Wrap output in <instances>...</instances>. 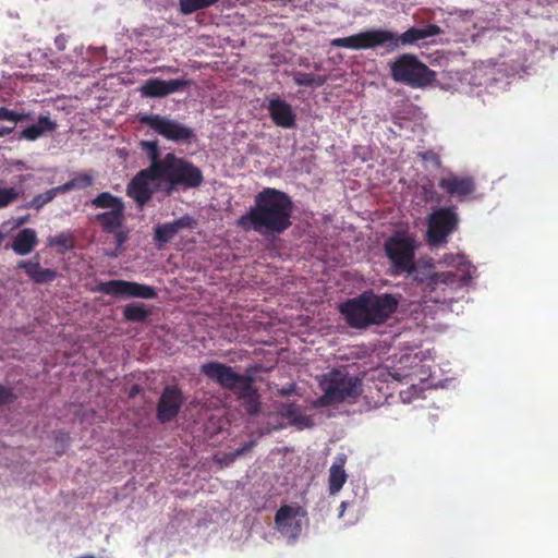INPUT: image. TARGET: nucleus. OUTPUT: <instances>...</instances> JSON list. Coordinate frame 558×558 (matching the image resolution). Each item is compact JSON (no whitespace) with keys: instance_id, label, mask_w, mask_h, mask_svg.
<instances>
[{"instance_id":"1","label":"nucleus","mask_w":558,"mask_h":558,"mask_svg":"<svg viewBox=\"0 0 558 558\" xmlns=\"http://www.w3.org/2000/svg\"><path fill=\"white\" fill-rule=\"evenodd\" d=\"M294 204L284 192L264 187L254 204L236 220V227L245 232L254 231L263 236L282 234L293 225Z\"/></svg>"},{"instance_id":"2","label":"nucleus","mask_w":558,"mask_h":558,"mask_svg":"<svg viewBox=\"0 0 558 558\" xmlns=\"http://www.w3.org/2000/svg\"><path fill=\"white\" fill-rule=\"evenodd\" d=\"M399 299L390 293L377 294L366 290L360 295L347 300L339 306L348 326L365 329L369 326H383L395 314Z\"/></svg>"},{"instance_id":"3","label":"nucleus","mask_w":558,"mask_h":558,"mask_svg":"<svg viewBox=\"0 0 558 558\" xmlns=\"http://www.w3.org/2000/svg\"><path fill=\"white\" fill-rule=\"evenodd\" d=\"M259 368L257 365L251 366L245 369V374H239L231 366L209 362L201 366V373L222 389L232 390L246 413L255 415L260 410V401L258 390L254 386L253 374Z\"/></svg>"},{"instance_id":"4","label":"nucleus","mask_w":558,"mask_h":558,"mask_svg":"<svg viewBox=\"0 0 558 558\" xmlns=\"http://www.w3.org/2000/svg\"><path fill=\"white\" fill-rule=\"evenodd\" d=\"M422 39L420 28L411 27L402 35L388 29L376 28L355 35L333 38L331 46L351 50H368L381 48L383 54H389L402 46L413 45Z\"/></svg>"},{"instance_id":"5","label":"nucleus","mask_w":558,"mask_h":558,"mask_svg":"<svg viewBox=\"0 0 558 558\" xmlns=\"http://www.w3.org/2000/svg\"><path fill=\"white\" fill-rule=\"evenodd\" d=\"M414 281L423 290L425 298L437 304L453 303L459 300L458 292L472 282L469 272L458 275L454 271H433L432 266L414 275Z\"/></svg>"},{"instance_id":"6","label":"nucleus","mask_w":558,"mask_h":558,"mask_svg":"<svg viewBox=\"0 0 558 558\" xmlns=\"http://www.w3.org/2000/svg\"><path fill=\"white\" fill-rule=\"evenodd\" d=\"M319 386L324 393L317 400L318 407L355 400L363 391L362 380L359 377L350 376L341 368H332L324 374Z\"/></svg>"},{"instance_id":"7","label":"nucleus","mask_w":558,"mask_h":558,"mask_svg":"<svg viewBox=\"0 0 558 558\" xmlns=\"http://www.w3.org/2000/svg\"><path fill=\"white\" fill-rule=\"evenodd\" d=\"M417 247L418 242L409 232H398L385 241L384 250L392 276L409 275L414 279L416 272L425 271V268L417 269L415 266Z\"/></svg>"},{"instance_id":"8","label":"nucleus","mask_w":558,"mask_h":558,"mask_svg":"<svg viewBox=\"0 0 558 558\" xmlns=\"http://www.w3.org/2000/svg\"><path fill=\"white\" fill-rule=\"evenodd\" d=\"M159 175L169 185L168 194L177 189H196L203 182V173L197 166L189 159L177 157L172 153L166 155V163L159 171Z\"/></svg>"},{"instance_id":"9","label":"nucleus","mask_w":558,"mask_h":558,"mask_svg":"<svg viewBox=\"0 0 558 558\" xmlns=\"http://www.w3.org/2000/svg\"><path fill=\"white\" fill-rule=\"evenodd\" d=\"M393 81L420 88L435 80V73L413 54H403L390 64Z\"/></svg>"},{"instance_id":"10","label":"nucleus","mask_w":558,"mask_h":558,"mask_svg":"<svg viewBox=\"0 0 558 558\" xmlns=\"http://www.w3.org/2000/svg\"><path fill=\"white\" fill-rule=\"evenodd\" d=\"M93 208L105 209L94 216L93 222L100 226L106 232H116L125 225L124 201L109 192H101L89 201Z\"/></svg>"},{"instance_id":"11","label":"nucleus","mask_w":558,"mask_h":558,"mask_svg":"<svg viewBox=\"0 0 558 558\" xmlns=\"http://www.w3.org/2000/svg\"><path fill=\"white\" fill-rule=\"evenodd\" d=\"M459 223L456 206L436 208L427 218L426 242L430 246L447 244L449 236L458 230Z\"/></svg>"},{"instance_id":"12","label":"nucleus","mask_w":558,"mask_h":558,"mask_svg":"<svg viewBox=\"0 0 558 558\" xmlns=\"http://www.w3.org/2000/svg\"><path fill=\"white\" fill-rule=\"evenodd\" d=\"M136 119L141 124L148 126L168 141L191 142L194 138L193 129L174 119L154 113H140Z\"/></svg>"},{"instance_id":"13","label":"nucleus","mask_w":558,"mask_h":558,"mask_svg":"<svg viewBox=\"0 0 558 558\" xmlns=\"http://www.w3.org/2000/svg\"><path fill=\"white\" fill-rule=\"evenodd\" d=\"M155 181H162L159 172L143 169L128 183L126 195L135 202L137 207L143 208L154 195L151 182Z\"/></svg>"},{"instance_id":"14","label":"nucleus","mask_w":558,"mask_h":558,"mask_svg":"<svg viewBox=\"0 0 558 558\" xmlns=\"http://www.w3.org/2000/svg\"><path fill=\"white\" fill-rule=\"evenodd\" d=\"M97 290L114 298L128 296L150 300L156 296V291L151 286L124 280L101 282L98 284Z\"/></svg>"},{"instance_id":"15","label":"nucleus","mask_w":558,"mask_h":558,"mask_svg":"<svg viewBox=\"0 0 558 558\" xmlns=\"http://www.w3.org/2000/svg\"><path fill=\"white\" fill-rule=\"evenodd\" d=\"M184 400L180 387L175 385L165 387L156 408L158 422L162 424L171 422L178 415Z\"/></svg>"},{"instance_id":"16","label":"nucleus","mask_w":558,"mask_h":558,"mask_svg":"<svg viewBox=\"0 0 558 558\" xmlns=\"http://www.w3.org/2000/svg\"><path fill=\"white\" fill-rule=\"evenodd\" d=\"M190 85V81L185 78L162 80L150 77L145 81L141 87L143 96L148 98H163L173 93L184 90Z\"/></svg>"},{"instance_id":"17","label":"nucleus","mask_w":558,"mask_h":558,"mask_svg":"<svg viewBox=\"0 0 558 558\" xmlns=\"http://www.w3.org/2000/svg\"><path fill=\"white\" fill-rule=\"evenodd\" d=\"M301 508L282 506L276 512L275 522L277 530L289 538H296L302 532V524L299 519Z\"/></svg>"},{"instance_id":"18","label":"nucleus","mask_w":558,"mask_h":558,"mask_svg":"<svg viewBox=\"0 0 558 558\" xmlns=\"http://www.w3.org/2000/svg\"><path fill=\"white\" fill-rule=\"evenodd\" d=\"M195 223L194 218L190 215L180 217L172 222L158 223L154 228V242L160 247V245L171 242L183 229L194 228Z\"/></svg>"},{"instance_id":"19","label":"nucleus","mask_w":558,"mask_h":558,"mask_svg":"<svg viewBox=\"0 0 558 558\" xmlns=\"http://www.w3.org/2000/svg\"><path fill=\"white\" fill-rule=\"evenodd\" d=\"M438 186L448 195L454 196L461 202L470 197L476 190V183L472 177L450 175L449 178H441L438 181Z\"/></svg>"},{"instance_id":"20","label":"nucleus","mask_w":558,"mask_h":558,"mask_svg":"<svg viewBox=\"0 0 558 558\" xmlns=\"http://www.w3.org/2000/svg\"><path fill=\"white\" fill-rule=\"evenodd\" d=\"M268 114L277 126L293 129L296 125V116L293 108L281 98H272L268 101Z\"/></svg>"},{"instance_id":"21","label":"nucleus","mask_w":558,"mask_h":558,"mask_svg":"<svg viewBox=\"0 0 558 558\" xmlns=\"http://www.w3.org/2000/svg\"><path fill=\"white\" fill-rule=\"evenodd\" d=\"M58 124L48 116H40L37 122L23 129L19 135L22 141H37L41 136L56 132Z\"/></svg>"},{"instance_id":"22","label":"nucleus","mask_w":558,"mask_h":558,"mask_svg":"<svg viewBox=\"0 0 558 558\" xmlns=\"http://www.w3.org/2000/svg\"><path fill=\"white\" fill-rule=\"evenodd\" d=\"M17 267L24 269L27 277L36 284H47L53 282L57 277V270L52 268H43L38 262H20Z\"/></svg>"},{"instance_id":"23","label":"nucleus","mask_w":558,"mask_h":558,"mask_svg":"<svg viewBox=\"0 0 558 558\" xmlns=\"http://www.w3.org/2000/svg\"><path fill=\"white\" fill-rule=\"evenodd\" d=\"M279 414L289 421V424L299 430L307 429L313 426V420L303 412V409L296 403H284L279 408Z\"/></svg>"},{"instance_id":"24","label":"nucleus","mask_w":558,"mask_h":558,"mask_svg":"<svg viewBox=\"0 0 558 558\" xmlns=\"http://www.w3.org/2000/svg\"><path fill=\"white\" fill-rule=\"evenodd\" d=\"M38 244L37 232L33 228H24L17 232L13 242V251L20 255L25 256L33 252Z\"/></svg>"},{"instance_id":"25","label":"nucleus","mask_w":558,"mask_h":558,"mask_svg":"<svg viewBox=\"0 0 558 558\" xmlns=\"http://www.w3.org/2000/svg\"><path fill=\"white\" fill-rule=\"evenodd\" d=\"M347 462V457L343 453L337 456L336 460H333L330 469H329V493L336 494L340 492L347 481V473L344 471V465Z\"/></svg>"},{"instance_id":"26","label":"nucleus","mask_w":558,"mask_h":558,"mask_svg":"<svg viewBox=\"0 0 558 558\" xmlns=\"http://www.w3.org/2000/svg\"><path fill=\"white\" fill-rule=\"evenodd\" d=\"M143 150H145L150 160L148 169L149 171L159 172L160 168L166 163V156L162 159H159V147L156 141H143L141 143Z\"/></svg>"},{"instance_id":"27","label":"nucleus","mask_w":558,"mask_h":558,"mask_svg":"<svg viewBox=\"0 0 558 558\" xmlns=\"http://www.w3.org/2000/svg\"><path fill=\"white\" fill-rule=\"evenodd\" d=\"M149 314L147 306L142 303L128 304L123 310L124 319L131 323H144Z\"/></svg>"},{"instance_id":"28","label":"nucleus","mask_w":558,"mask_h":558,"mask_svg":"<svg viewBox=\"0 0 558 558\" xmlns=\"http://www.w3.org/2000/svg\"><path fill=\"white\" fill-rule=\"evenodd\" d=\"M47 243L50 246L57 247L59 253H64L75 247V239L70 231L48 238Z\"/></svg>"},{"instance_id":"29","label":"nucleus","mask_w":558,"mask_h":558,"mask_svg":"<svg viewBox=\"0 0 558 558\" xmlns=\"http://www.w3.org/2000/svg\"><path fill=\"white\" fill-rule=\"evenodd\" d=\"M219 0H179L180 12L184 15H191L196 11L207 9Z\"/></svg>"},{"instance_id":"30","label":"nucleus","mask_w":558,"mask_h":558,"mask_svg":"<svg viewBox=\"0 0 558 558\" xmlns=\"http://www.w3.org/2000/svg\"><path fill=\"white\" fill-rule=\"evenodd\" d=\"M57 197L53 189H49L46 192L36 195L29 202L23 205V208H33L36 210H40L47 203L51 202Z\"/></svg>"},{"instance_id":"31","label":"nucleus","mask_w":558,"mask_h":558,"mask_svg":"<svg viewBox=\"0 0 558 558\" xmlns=\"http://www.w3.org/2000/svg\"><path fill=\"white\" fill-rule=\"evenodd\" d=\"M294 83L299 86H322L326 82V76H314L308 73L298 72L294 77Z\"/></svg>"},{"instance_id":"32","label":"nucleus","mask_w":558,"mask_h":558,"mask_svg":"<svg viewBox=\"0 0 558 558\" xmlns=\"http://www.w3.org/2000/svg\"><path fill=\"white\" fill-rule=\"evenodd\" d=\"M20 195L21 191L14 186L0 189V208L12 204Z\"/></svg>"},{"instance_id":"33","label":"nucleus","mask_w":558,"mask_h":558,"mask_svg":"<svg viewBox=\"0 0 558 558\" xmlns=\"http://www.w3.org/2000/svg\"><path fill=\"white\" fill-rule=\"evenodd\" d=\"M71 180L75 183L77 190H84L93 183V177L88 172H80Z\"/></svg>"},{"instance_id":"34","label":"nucleus","mask_w":558,"mask_h":558,"mask_svg":"<svg viewBox=\"0 0 558 558\" xmlns=\"http://www.w3.org/2000/svg\"><path fill=\"white\" fill-rule=\"evenodd\" d=\"M16 400V395L12 388H7L0 384V407L11 404Z\"/></svg>"},{"instance_id":"35","label":"nucleus","mask_w":558,"mask_h":558,"mask_svg":"<svg viewBox=\"0 0 558 558\" xmlns=\"http://www.w3.org/2000/svg\"><path fill=\"white\" fill-rule=\"evenodd\" d=\"M107 234H111L114 239L116 246L118 248L122 247L123 244L126 243L129 239V231L125 229V226L122 228H119L116 232H106Z\"/></svg>"},{"instance_id":"36","label":"nucleus","mask_w":558,"mask_h":558,"mask_svg":"<svg viewBox=\"0 0 558 558\" xmlns=\"http://www.w3.org/2000/svg\"><path fill=\"white\" fill-rule=\"evenodd\" d=\"M421 160L430 161L436 168H439L441 166L440 158L437 153L434 150H426L424 153H421L420 155Z\"/></svg>"},{"instance_id":"37","label":"nucleus","mask_w":558,"mask_h":558,"mask_svg":"<svg viewBox=\"0 0 558 558\" xmlns=\"http://www.w3.org/2000/svg\"><path fill=\"white\" fill-rule=\"evenodd\" d=\"M421 35H423V39L430 37V36H437L441 33V29L436 24H428L424 28H420Z\"/></svg>"},{"instance_id":"38","label":"nucleus","mask_w":558,"mask_h":558,"mask_svg":"<svg viewBox=\"0 0 558 558\" xmlns=\"http://www.w3.org/2000/svg\"><path fill=\"white\" fill-rule=\"evenodd\" d=\"M255 446H256V440H251L248 442H245L242 447H240L239 449H236L235 451L232 452V458L235 459L240 456L247 453L248 451L253 450Z\"/></svg>"},{"instance_id":"39","label":"nucleus","mask_w":558,"mask_h":558,"mask_svg":"<svg viewBox=\"0 0 558 558\" xmlns=\"http://www.w3.org/2000/svg\"><path fill=\"white\" fill-rule=\"evenodd\" d=\"M52 189H53V191H54V193L57 195L68 193L70 191H72V190H77L76 186H75V183L72 180H70L68 182H64L63 184L58 185V186L52 187Z\"/></svg>"},{"instance_id":"40","label":"nucleus","mask_w":558,"mask_h":558,"mask_svg":"<svg viewBox=\"0 0 558 558\" xmlns=\"http://www.w3.org/2000/svg\"><path fill=\"white\" fill-rule=\"evenodd\" d=\"M33 119H34V114L31 111H28V112H16V111H14L13 123L15 125L17 122L28 121V120H33Z\"/></svg>"},{"instance_id":"41","label":"nucleus","mask_w":558,"mask_h":558,"mask_svg":"<svg viewBox=\"0 0 558 558\" xmlns=\"http://www.w3.org/2000/svg\"><path fill=\"white\" fill-rule=\"evenodd\" d=\"M13 118H14L13 110L5 108V107H0V120H7V121L13 122Z\"/></svg>"},{"instance_id":"42","label":"nucleus","mask_w":558,"mask_h":558,"mask_svg":"<svg viewBox=\"0 0 558 558\" xmlns=\"http://www.w3.org/2000/svg\"><path fill=\"white\" fill-rule=\"evenodd\" d=\"M66 37L65 35H58L56 37V46L59 50L65 49Z\"/></svg>"},{"instance_id":"43","label":"nucleus","mask_w":558,"mask_h":558,"mask_svg":"<svg viewBox=\"0 0 558 558\" xmlns=\"http://www.w3.org/2000/svg\"><path fill=\"white\" fill-rule=\"evenodd\" d=\"M14 130H15V125H12V126L0 125V138L12 134Z\"/></svg>"},{"instance_id":"44","label":"nucleus","mask_w":558,"mask_h":558,"mask_svg":"<svg viewBox=\"0 0 558 558\" xmlns=\"http://www.w3.org/2000/svg\"><path fill=\"white\" fill-rule=\"evenodd\" d=\"M295 389V386L292 385V386H289V388H283L280 390V395L282 396H289L290 393H292Z\"/></svg>"},{"instance_id":"45","label":"nucleus","mask_w":558,"mask_h":558,"mask_svg":"<svg viewBox=\"0 0 558 558\" xmlns=\"http://www.w3.org/2000/svg\"><path fill=\"white\" fill-rule=\"evenodd\" d=\"M349 501H342L341 505H340V512H339V517L342 518L344 515V512H345V509L348 508L349 506Z\"/></svg>"},{"instance_id":"46","label":"nucleus","mask_w":558,"mask_h":558,"mask_svg":"<svg viewBox=\"0 0 558 558\" xmlns=\"http://www.w3.org/2000/svg\"><path fill=\"white\" fill-rule=\"evenodd\" d=\"M138 388L136 386L132 387L130 390V396H134L137 392Z\"/></svg>"},{"instance_id":"47","label":"nucleus","mask_w":558,"mask_h":558,"mask_svg":"<svg viewBox=\"0 0 558 558\" xmlns=\"http://www.w3.org/2000/svg\"><path fill=\"white\" fill-rule=\"evenodd\" d=\"M27 222V217H24V218H21L19 221H17V225L21 226L23 223H26Z\"/></svg>"},{"instance_id":"48","label":"nucleus","mask_w":558,"mask_h":558,"mask_svg":"<svg viewBox=\"0 0 558 558\" xmlns=\"http://www.w3.org/2000/svg\"><path fill=\"white\" fill-rule=\"evenodd\" d=\"M77 558H95L93 555H83L81 557H77Z\"/></svg>"},{"instance_id":"49","label":"nucleus","mask_w":558,"mask_h":558,"mask_svg":"<svg viewBox=\"0 0 558 558\" xmlns=\"http://www.w3.org/2000/svg\"><path fill=\"white\" fill-rule=\"evenodd\" d=\"M2 238H3V236H2V233L0 232V243H1V241H2Z\"/></svg>"}]
</instances>
